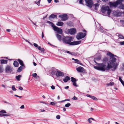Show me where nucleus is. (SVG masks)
I'll use <instances>...</instances> for the list:
<instances>
[{"label":"nucleus","mask_w":124,"mask_h":124,"mask_svg":"<svg viewBox=\"0 0 124 124\" xmlns=\"http://www.w3.org/2000/svg\"><path fill=\"white\" fill-rule=\"evenodd\" d=\"M107 54L110 56L111 59L108 63V66H106L104 63H99L98 65V66H94L95 69L102 71H104L106 70H108L112 68H113L112 70H114L116 68L118 64L116 62V59L114 57H113L116 56V55L113 54L110 52L107 53Z\"/></svg>","instance_id":"obj_1"},{"label":"nucleus","mask_w":124,"mask_h":124,"mask_svg":"<svg viewBox=\"0 0 124 124\" xmlns=\"http://www.w3.org/2000/svg\"><path fill=\"white\" fill-rule=\"evenodd\" d=\"M63 42V43L69 44L70 45H76L79 44L81 42V41H74L70 42L73 40L70 37H65L62 39Z\"/></svg>","instance_id":"obj_2"},{"label":"nucleus","mask_w":124,"mask_h":124,"mask_svg":"<svg viewBox=\"0 0 124 124\" xmlns=\"http://www.w3.org/2000/svg\"><path fill=\"white\" fill-rule=\"evenodd\" d=\"M124 2V0H118L116 2H109L110 6V7H119V8L124 9V5H123L122 3Z\"/></svg>","instance_id":"obj_3"},{"label":"nucleus","mask_w":124,"mask_h":124,"mask_svg":"<svg viewBox=\"0 0 124 124\" xmlns=\"http://www.w3.org/2000/svg\"><path fill=\"white\" fill-rule=\"evenodd\" d=\"M101 10L102 13L107 14L108 16H109L111 10L108 6H103L102 7Z\"/></svg>","instance_id":"obj_4"},{"label":"nucleus","mask_w":124,"mask_h":124,"mask_svg":"<svg viewBox=\"0 0 124 124\" xmlns=\"http://www.w3.org/2000/svg\"><path fill=\"white\" fill-rule=\"evenodd\" d=\"M7 112L6 111L4 110H2L1 111H0V117L2 116H8L10 115V114L9 113L4 114Z\"/></svg>","instance_id":"obj_5"},{"label":"nucleus","mask_w":124,"mask_h":124,"mask_svg":"<svg viewBox=\"0 0 124 124\" xmlns=\"http://www.w3.org/2000/svg\"><path fill=\"white\" fill-rule=\"evenodd\" d=\"M85 33L80 32L77 34L76 36V38L78 39H80L84 38L85 36Z\"/></svg>","instance_id":"obj_6"},{"label":"nucleus","mask_w":124,"mask_h":124,"mask_svg":"<svg viewBox=\"0 0 124 124\" xmlns=\"http://www.w3.org/2000/svg\"><path fill=\"white\" fill-rule=\"evenodd\" d=\"M86 5L87 6L90 8H91L93 4V0H85Z\"/></svg>","instance_id":"obj_7"},{"label":"nucleus","mask_w":124,"mask_h":124,"mask_svg":"<svg viewBox=\"0 0 124 124\" xmlns=\"http://www.w3.org/2000/svg\"><path fill=\"white\" fill-rule=\"evenodd\" d=\"M53 29L55 31H57L58 33L62 34V29L59 28L56 26L54 27Z\"/></svg>","instance_id":"obj_8"},{"label":"nucleus","mask_w":124,"mask_h":124,"mask_svg":"<svg viewBox=\"0 0 124 124\" xmlns=\"http://www.w3.org/2000/svg\"><path fill=\"white\" fill-rule=\"evenodd\" d=\"M12 71V68L9 66H7L5 69V71L6 73L11 72Z\"/></svg>","instance_id":"obj_9"},{"label":"nucleus","mask_w":124,"mask_h":124,"mask_svg":"<svg viewBox=\"0 0 124 124\" xmlns=\"http://www.w3.org/2000/svg\"><path fill=\"white\" fill-rule=\"evenodd\" d=\"M68 31L70 34L74 35L75 33L76 30L75 28H72L68 29Z\"/></svg>","instance_id":"obj_10"},{"label":"nucleus","mask_w":124,"mask_h":124,"mask_svg":"<svg viewBox=\"0 0 124 124\" xmlns=\"http://www.w3.org/2000/svg\"><path fill=\"white\" fill-rule=\"evenodd\" d=\"M77 71L79 72H85V70L84 68L81 66L77 68Z\"/></svg>","instance_id":"obj_11"},{"label":"nucleus","mask_w":124,"mask_h":124,"mask_svg":"<svg viewBox=\"0 0 124 124\" xmlns=\"http://www.w3.org/2000/svg\"><path fill=\"white\" fill-rule=\"evenodd\" d=\"M114 15L115 16H120L121 15V12L119 10H117L113 13Z\"/></svg>","instance_id":"obj_12"},{"label":"nucleus","mask_w":124,"mask_h":124,"mask_svg":"<svg viewBox=\"0 0 124 124\" xmlns=\"http://www.w3.org/2000/svg\"><path fill=\"white\" fill-rule=\"evenodd\" d=\"M56 76H64L63 73L59 71H57V73H56Z\"/></svg>","instance_id":"obj_13"},{"label":"nucleus","mask_w":124,"mask_h":124,"mask_svg":"<svg viewBox=\"0 0 124 124\" xmlns=\"http://www.w3.org/2000/svg\"><path fill=\"white\" fill-rule=\"evenodd\" d=\"M56 36L57 39L59 41H61L62 40V37L61 35L58 34H56Z\"/></svg>","instance_id":"obj_14"},{"label":"nucleus","mask_w":124,"mask_h":124,"mask_svg":"<svg viewBox=\"0 0 124 124\" xmlns=\"http://www.w3.org/2000/svg\"><path fill=\"white\" fill-rule=\"evenodd\" d=\"M70 79V78L68 76H66L65 78L63 79V80L65 82H67Z\"/></svg>","instance_id":"obj_15"},{"label":"nucleus","mask_w":124,"mask_h":124,"mask_svg":"<svg viewBox=\"0 0 124 124\" xmlns=\"http://www.w3.org/2000/svg\"><path fill=\"white\" fill-rule=\"evenodd\" d=\"M1 62V64H6L7 63L8 61L7 60L2 59L0 60Z\"/></svg>","instance_id":"obj_16"},{"label":"nucleus","mask_w":124,"mask_h":124,"mask_svg":"<svg viewBox=\"0 0 124 124\" xmlns=\"http://www.w3.org/2000/svg\"><path fill=\"white\" fill-rule=\"evenodd\" d=\"M72 59L73 60H74L75 61L74 62L75 63L79 64H81V63L80 62V61L78 59H75L74 58H72Z\"/></svg>","instance_id":"obj_17"},{"label":"nucleus","mask_w":124,"mask_h":124,"mask_svg":"<svg viewBox=\"0 0 124 124\" xmlns=\"http://www.w3.org/2000/svg\"><path fill=\"white\" fill-rule=\"evenodd\" d=\"M56 17V16L54 14L51 15L49 17V19L51 18H54Z\"/></svg>","instance_id":"obj_18"},{"label":"nucleus","mask_w":124,"mask_h":124,"mask_svg":"<svg viewBox=\"0 0 124 124\" xmlns=\"http://www.w3.org/2000/svg\"><path fill=\"white\" fill-rule=\"evenodd\" d=\"M13 65L14 66H15V67H18L19 65L17 61H15L14 62Z\"/></svg>","instance_id":"obj_19"},{"label":"nucleus","mask_w":124,"mask_h":124,"mask_svg":"<svg viewBox=\"0 0 124 124\" xmlns=\"http://www.w3.org/2000/svg\"><path fill=\"white\" fill-rule=\"evenodd\" d=\"M116 35L117 36H118L119 38V39H124V36L120 34H119V33H117L116 34Z\"/></svg>","instance_id":"obj_20"},{"label":"nucleus","mask_w":124,"mask_h":124,"mask_svg":"<svg viewBox=\"0 0 124 124\" xmlns=\"http://www.w3.org/2000/svg\"><path fill=\"white\" fill-rule=\"evenodd\" d=\"M99 4L97 3L94 4L95 9V10H96L98 8Z\"/></svg>","instance_id":"obj_21"},{"label":"nucleus","mask_w":124,"mask_h":124,"mask_svg":"<svg viewBox=\"0 0 124 124\" xmlns=\"http://www.w3.org/2000/svg\"><path fill=\"white\" fill-rule=\"evenodd\" d=\"M4 71V68L3 66L1 65H0V73H1Z\"/></svg>","instance_id":"obj_22"},{"label":"nucleus","mask_w":124,"mask_h":124,"mask_svg":"<svg viewBox=\"0 0 124 124\" xmlns=\"http://www.w3.org/2000/svg\"><path fill=\"white\" fill-rule=\"evenodd\" d=\"M63 23L62 22H58L57 25L59 26H62L63 25Z\"/></svg>","instance_id":"obj_23"},{"label":"nucleus","mask_w":124,"mask_h":124,"mask_svg":"<svg viewBox=\"0 0 124 124\" xmlns=\"http://www.w3.org/2000/svg\"><path fill=\"white\" fill-rule=\"evenodd\" d=\"M23 67V66H21L19 67L17 70V71L19 72H21L22 70Z\"/></svg>","instance_id":"obj_24"},{"label":"nucleus","mask_w":124,"mask_h":124,"mask_svg":"<svg viewBox=\"0 0 124 124\" xmlns=\"http://www.w3.org/2000/svg\"><path fill=\"white\" fill-rule=\"evenodd\" d=\"M18 61L19 62L20 64L22 66H24L23 62L22 60L19 59H18Z\"/></svg>","instance_id":"obj_25"},{"label":"nucleus","mask_w":124,"mask_h":124,"mask_svg":"<svg viewBox=\"0 0 124 124\" xmlns=\"http://www.w3.org/2000/svg\"><path fill=\"white\" fill-rule=\"evenodd\" d=\"M67 16V15L66 14H64L63 15H60L59 16V17L62 18L63 17L65 16Z\"/></svg>","instance_id":"obj_26"},{"label":"nucleus","mask_w":124,"mask_h":124,"mask_svg":"<svg viewBox=\"0 0 124 124\" xmlns=\"http://www.w3.org/2000/svg\"><path fill=\"white\" fill-rule=\"evenodd\" d=\"M91 120L95 121L94 119L93 118H91L88 119L87 120L90 123H91L92 122Z\"/></svg>","instance_id":"obj_27"},{"label":"nucleus","mask_w":124,"mask_h":124,"mask_svg":"<svg viewBox=\"0 0 124 124\" xmlns=\"http://www.w3.org/2000/svg\"><path fill=\"white\" fill-rule=\"evenodd\" d=\"M114 83L113 82H110L109 83H108L106 84V85L107 86H112L114 85Z\"/></svg>","instance_id":"obj_28"},{"label":"nucleus","mask_w":124,"mask_h":124,"mask_svg":"<svg viewBox=\"0 0 124 124\" xmlns=\"http://www.w3.org/2000/svg\"><path fill=\"white\" fill-rule=\"evenodd\" d=\"M21 76H22L21 75H19L16 77V78L18 81H19L20 80V78Z\"/></svg>","instance_id":"obj_29"},{"label":"nucleus","mask_w":124,"mask_h":124,"mask_svg":"<svg viewBox=\"0 0 124 124\" xmlns=\"http://www.w3.org/2000/svg\"><path fill=\"white\" fill-rule=\"evenodd\" d=\"M119 80L121 82V83L124 86V81H123L122 79L121 78V77H119Z\"/></svg>","instance_id":"obj_30"},{"label":"nucleus","mask_w":124,"mask_h":124,"mask_svg":"<svg viewBox=\"0 0 124 124\" xmlns=\"http://www.w3.org/2000/svg\"><path fill=\"white\" fill-rule=\"evenodd\" d=\"M38 49L41 52H43L45 50V49L44 48H41L40 46L38 47Z\"/></svg>","instance_id":"obj_31"},{"label":"nucleus","mask_w":124,"mask_h":124,"mask_svg":"<svg viewBox=\"0 0 124 124\" xmlns=\"http://www.w3.org/2000/svg\"><path fill=\"white\" fill-rule=\"evenodd\" d=\"M47 23H48L50 24L51 25V26H52L53 27V28H54V27H55V26L53 24V23H52V22H50V21H48L47 22Z\"/></svg>","instance_id":"obj_32"},{"label":"nucleus","mask_w":124,"mask_h":124,"mask_svg":"<svg viewBox=\"0 0 124 124\" xmlns=\"http://www.w3.org/2000/svg\"><path fill=\"white\" fill-rule=\"evenodd\" d=\"M71 81L73 83L76 82L77 81V80H76V79L72 77L71 78Z\"/></svg>","instance_id":"obj_33"},{"label":"nucleus","mask_w":124,"mask_h":124,"mask_svg":"<svg viewBox=\"0 0 124 124\" xmlns=\"http://www.w3.org/2000/svg\"><path fill=\"white\" fill-rule=\"evenodd\" d=\"M68 19V17L67 16H65L63 17L62 18L61 20L62 21H64L67 20Z\"/></svg>","instance_id":"obj_34"},{"label":"nucleus","mask_w":124,"mask_h":124,"mask_svg":"<svg viewBox=\"0 0 124 124\" xmlns=\"http://www.w3.org/2000/svg\"><path fill=\"white\" fill-rule=\"evenodd\" d=\"M56 104V102L55 101L54 102H51L50 104H51L52 105H54Z\"/></svg>","instance_id":"obj_35"},{"label":"nucleus","mask_w":124,"mask_h":124,"mask_svg":"<svg viewBox=\"0 0 124 124\" xmlns=\"http://www.w3.org/2000/svg\"><path fill=\"white\" fill-rule=\"evenodd\" d=\"M12 90L14 91H16V89L15 88V86L14 85H13L12 86Z\"/></svg>","instance_id":"obj_36"},{"label":"nucleus","mask_w":124,"mask_h":124,"mask_svg":"<svg viewBox=\"0 0 124 124\" xmlns=\"http://www.w3.org/2000/svg\"><path fill=\"white\" fill-rule=\"evenodd\" d=\"M91 98L95 100H97V98L95 97L94 96H91Z\"/></svg>","instance_id":"obj_37"},{"label":"nucleus","mask_w":124,"mask_h":124,"mask_svg":"<svg viewBox=\"0 0 124 124\" xmlns=\"http://www.w3.org/2000/svg\"><path fill=\"white\" fill-rule=\"evenodd\" d=\"M108 61V58L106 57L104 58L103 59V62H106Z\"/></svg>","instance_id":"obj_38"},{"label":"nucleus","mask_w":124,"mask_h":124,"mask_svg":"<svg viewBox=\"0 0 124 124\" xmlns=\"http://www.w3.org/2000/svg\"><path fill=\"white\" fill-rule=\"evenodd\" d=\"M40 0H39L38 1H36L35 2L38 5V6H39L40 5Z\"/></svg>","instance_id":"obj_39"},{"label":"nucleus","mask_w":124,"mask_h":124,"mask_svg":"<svg viewBox=\"0 0 124 124\" xmlns=\"http://www.w3.org/2000/svg\"><path fill=\"white\" fill-rule=\"evenodd\" d=\"M56 73H57V71L54 70H53L52 71L51 73L53 75H54L55 74L56 75Z\"/></svg>","instance_id":"obj_40"},{"label":"nucleus","mask_w":124,"mask_h":124,"mask_svg":"<svg viewBox=\"0 0 124 124\" xmlns=\"http://www.w3.org/2000/svg\"><path fill=\"white\" fill-rule=\"evenodd\" d=\"M70 103H69L66 104L65 105V106L66 107H68L70 106Z\"/></svg>","instance_id":"obj_41"},{"label":"nucleus","mask_w":124,"mask_h":124,"mask_svg":"<svg viewBox=\"0 0 124 124\" xmlns=\"http://www.w3.org/2000/svg\"><path fill=\"white\" fill-rule=\"evenodd\" d=\"M96 60H100L101 58V57L100 56H99L97 58H95Z\"/></svg>","instance_id":"obj_42"},{"label":"nucleus","mask_w":124,"mask_h":124,"mask_svg":"<svg viewBox=\"0 0 124 124\" xmlns=\"http://www.w3.org/2000/svg\"><path fill=\"white\" fill-rule=\"evenodd\" d=\"M2 101L3 102H4L6 103H7V104H11V103H9V102H7V101H4V100H3Z\"/></svg>","instance_id":"obj_43"},{"label":"nucleus","mask_w":124,"mask_h":124,"mask_svg":"<svg viewBox=\"0 0 124 124\" xmlns=\"http://www.w3.org/2000/svg\"><path fill=\"white\" fill-rule=\"evenodd\" d=\"M33 45L35 47H37L38 48V47L39 46L38 44L35 43H34Z\"/></svg>","instance_id":"obj_44"},{"label":"nucleus","mask_w":124,"mask_h":124,"mask_svg":"<svg viewBox=\"0 0 124 124\" xmlns=\"http://www.w3.org/2000/svg\"><path fill=\"white\" fill-rule=\"evenodd\" d=\"M37 75V74L36 73H33L32 74V76L34 77H36Z\"/></svg>","instance_id":"obj_45"},{"label":"nucleus","mask_w":124,"mask_h":124,"mask_svg":"<svg viewBox=\"0 0 124 124\" xmlns=\"http://www.w3.org/2000/svg\"><path fill=\"white\" fill-rule=\"evenodd\" d=\"M73 85L75 86H78V85H77V84L76 83V82H73Z\"/></svg>","instance_id":"obj_46"},{"label":"nucleus","mask_w":124,"mask_h":124,"mask_svg":"<svg viewBox=\"0 0 124 124\" xmlns=\"http://www.w3.org/2000/svg\"><path fill=\"white\" fill-rule=\"evenodd\" d=\"M60 118V115H58L56 116V118L57 119H59Z\"/></svg>","instance_id":"obj_47"},{"label":"nucleus","mask_w":124,"mask_h":124,"mask_svg":"<svg viewBox=\"0 0 124 124\" xmlns=\"http://www.w3.org/2000/svg\"><path fill=\"white\" fill-rule=\"evenodd\" d=\"M39 112H43L45 111V110L44 109H40L39 110Z\"/></svg>","instance_id":"obj_48"},{"label":"nucleus","mask_w":124,"mask_h":124,"mask_svg":"<svg viewBox=\"0 0 124 124\" xmlns=\"http://www.w3.org/2000/svg\"><path fill=\"white\" fill-rule=\"evenodd\" d=\"M51 88L52 89L54 90L55 89V87L53 85H52L51 86Z\"/></svg>","instance_id":"obj_49"},{"label":"nucleus","mask_w":124,"mask_h":124,"mask_svg":"<svg viewBox=\"0 0 124 124\" xmlns=\"http://www.w3.org/2000/svg\"><path fill=\"white\" fill-rule=\"evenodd\" d=\"M72 99L74 100H77V98L75 96H74L72 98Z\"/></svg>","instance_id":"obj_50"},{"label":"nucleus","mask_w":124,"mask_h":124,"mask_svg":"<svg viewBox=\"0 0 124 124\" xmlns=\"http://www.w3.org/2000/svg\"><path fill=\"white\" fill-rule=\"evenodd\" d=\"M120 43L121 45H124V41L120 42Z\"/></svg>","instance_id":"obj_51"},{"label":"nucleus","mask_w":124,"mask_h":124,"mask_svg":"<svg viewBox=\"0 0 124 124\" xmlns=\"http://www.w3.org/2000/svg\"><path fill=\"white\" fill-rule=\"evenodd\" d=\"M67 53H69L71 55H72V53L69 51H67Z\"/></svg>","instance_id":"obj_52"},{"label":"nucleus","mask_w":124,"mask_h":124,"mask_svg":"<svg viewBox=\"0 0 124 124\" xmlns=\"http://www.w3.org/2000/svg\"><path fill=\"white\" fill-rule=\"evenodd\" d=\"M40 102H41V103H43L44 104H46L47 105H48V104L47 103H46V102H45L44 101H40Z\"/></svg>","instance_id":"obj_53"},{"label":"nucleus","mask_w":124,"mask_h":124,"mask_svg":"<svg viewBox=\"0 0 124 124\" xmlns=\"http://www.w3.org/2000/svg\"><path fill=\"white\" fill-rule=\"evenodd\" d=\"M83 0H79V3L80 4H83Z\"/></svg>","instance_id":"obj_54"},{"label":"nucleus","mask_w":124,"mask_h":124,"mask_svg":"<svg viewBox=\"0 0 124 124\" xmlns=\"http://www.w3.org/2000/svg\"><path fill=\"white\" fill-rule=\"evenodd\" d=\"M24 108V105H22L20 108Z\"/></svg>","instance_id":"obj_55"},{"label":"nucleus","mask_w":124,"mask_h":124,"mask_svg":"<svg viewBox=\"0 0 124 124\" xmlns=\"http://www.w3.org/2000/svg\"><path fill=\"white\" fill-rule=\"evenodd\" d=\"M15 96H16V97H17L20 98H22V96H18L17 95H16V94L15 95Z\"/></svg>","instance_id":"obj_56"},{"label":"nucleus","mask_w":124,"mask_h":124,"mask_svg":"<svg viewBox=\"0 0 124 124\" xmlns=\"http://www.w3.org/2000/svg\"><path fill=\"white\" fill-rule=\"evenodd\" d=\"M19 89L20 90H22L23 89V88L21 87H19Z\"/></svg>","instance_id":"obj_57"},{"label":"nucleus","mask_w":124,"mask_h":124,"mask_svg":"<svg viewBox=\"0 0 124 124\" xmlns=\"http://www.w3.org/2000/svg\"><path fill=\"white\" fill-rule=\"evenodd\" d=\"M86 96L88 97H90L91 98V96H90V95L89 94H87L86 95Z\"/></svg>","instance_id":"obj_58"},{"label":"nucleus","mask_w":124,"mask_h":124,"mask_svg":"<svg viewBox=\"0 0 124 124\" xmlns=\"http://www.w3.org/2000/svg\"><path fill=\"white\" fill-rule=\"evenodd\" d=\"M70 101V100L69 99H66V100H65L63 101Z\"/></svg>","instance_id":"obj_59"},{"label":"nucleus","mask_w":124,"mask_h":124,"mask_svg":"<svg viewBox=\"0 0 124 124\" xmlns=\"http://www.w3.org/2000/svg\"><path fill=\"white\" fill-rule=\"evenodd\" d=\"M27 42H28L30 45H32V44H31V43H30L29 41L28 40L27 41Z\"/></svg>","instance_id":"obj_60"},{"label":"nucleus","mask_w":124,"mask_h":124,"mask_svg":"<svg viewBox=\"0 0 124 124\" xmlns=\"http://www.w3.org/2000/svg\"><path fill=\"white\" fill-rule=\"evenodd\" d=\"M96 59L95 58H94V62H95V63H96V64H97V63L96 62Z\"/></svg>","instance_id":"obj_61"},{"label":"nucleus","mask_w":124,"mask_h":124,"mask_svg":"<svg viewBox=\"0 0 124 124\" xmlns=\"http://www.w3.org/2000/svg\"><path fill=\"white\" fill-rule=\"evenodd\" d=\"M52 0H47V1L48 3H50L51 2Z\"/></svg>","instance_id":"obj_62"},{"label":"nucleus","mask_w":124,"mask_h":124,"mask_svg":"<svg viewBox=\"0 0 124 124\" xmlns=\"http://www.w3.org/2000/svg\"><path fill=\"white\" fill-rule=\"evenodd\" d=\"M6 31L8 32H10V30L9 29H7L6 30Z\"/></svg>","instance_id":"obj_63"},{"label":"nucleus","mask_w":124,"mask_h":124,"mask_svg":"<svg viewBox=\"0 0 124 124\" xmlns=\"http://www.w3.org/2000/svg\"><path fill=\"white\" fill-rule=\"evenodd\" d=\"M4 88L6 87V86L5 85L2 84L1 85Z\"/></svg>","instance_id":"obj_64"}]
</instances>
